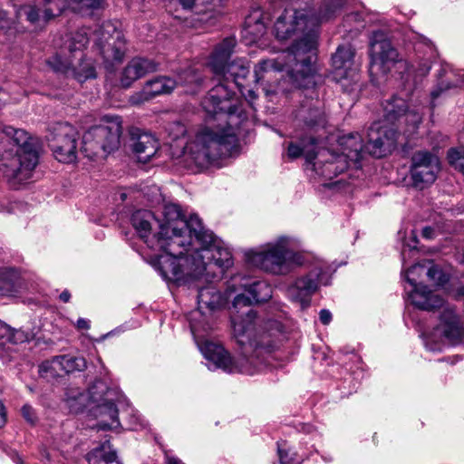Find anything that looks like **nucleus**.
Segmentation results:
<instances>
[{
    "label": "nucleus",
    "instance_id": "f257e3e1",
    "mask_svg": "<svg viewBox=\"0 0 464 464\" xmlns=\"http://www.w3.org/2000/svg\"><path fill=\"white\" fill-rule=\"evenodd\" d=\"M176 245L186 253L176 255V285L198 291L199 309L216 310L224 303L213 280L234 264L230 250L206 228L199 217L176 203Z\"/></svg>",
    "mask_w": 464,
    "mask_h": 464
},
{
    "label": "nucleus",
    "instance_id": "f03ea898",
    "mask_svg": "<svg viewBox=\"0 0 464 464\" xmlns=\"http://www.w3.org/2000/svg\"><path fill=\"white\" fill-rule=\"evenodd\" d=\"M346 0H324L318 13L314 8L285 9L274 24L279 41L293 39L292 45L275 59L260 61L255 67V82L269 71H286L289 82L295 88H307L314 83L318 26L341 12Z\"/></svg>",
    "mask_w": 464,
    "mask_h": 464
},
{
    "label": "nucleus",
    "instance_id": "7ed1b4c3",
    "mask_svg": "<svg viewBox=\"0 0 464 464\" xmlns=\"http://www.w3.org/2000/svg\"><path fill=\"white\" fill-rule=\"evenodd\" d=\"M230 91L224 85L211 88L202 101V106L209 115H220L227 121L226 127H205L196 135L195 140L187 143L176 167L183 165L189 169L192 164L198 167L218 165L222 159L231 157L239 149L238 134L236 129L247 121V114L239 110L237 102L231 100Z\"/></svg>",
    "mask_w": 464,
    "mask_h": 464
},
{
    "label": "nucleus",
    "instance_id": "20e7f679",
    "mask_svg": "<svg viewBox=\"0 0 464 464\" xmlns=\"http://www.w3.org/2000/svg\"><path fill=\"white\" fill-rule=\"evenodd\" d=\"M231 322L234 336L243 349V353L237 358H232L223 346L206 341L200 344L202 354L215 368L228 373L253 375L262 371L266 362L263 353H271L276 345L267 333L257 331L256 312L248 309L245 317L232 315Z\"/></svg>",
    "mask_w": 464,
    "mask_h": 464
},
{
    "label": "nucleus",
    "instance_id": "39448f33",
    "mask_svg": "<svg viewBox=\"0 0 464 464\" xmlns=\"http://www.w3.org/2000/svg\"><path fill=\"white\" fill-rule=\"evenodd\" d=\"M130 222L139 237L149 247L164 252L159 256L154 266L172 293L174 255L171 252V246L174 238V206H166L160 218H156L149 210H137L131 215Z\"/></svg>",
    "mask_w": 464,
    "mask_h": 464
},
{
    "label": "nucleus",
    "instance_id": "423d86ee",
    "mask_svg": "<svg viewBox=\"0 0 464 464\" xmlns=\"http://www.w3.org/2000/svg\"><path fill=\"white\" fill-rule=\"evenodd\" d=\"M5 132L12 136V147L0 156V173L9 186L18 189L32 178L39 155L35 141L24 130L7 127Z\"/></svg>",
    "mask_w": 464,
    "mask_h": 464
},
{
    "label": "nucleus",
    "instance_id": "0eeeda50",
    "mask_svg": "<svg viewBox=\"0 0 464 464\" xmlns=\"http://www.w3.org/2000/svg\"><path fill=\"white\" fill-rule=\"evenodd\" d=\"M397 131L392 128L374 122L367 132V142L363 145L359 133L343 135L338 140L342 151L347 160L356 168L360 166L363 150L375 158H382L396 145Z\"/></svg>",
    "mask_w": 464,
    "mask_h": 464
},
{
    "label": "nucleus",
    "instance_id": "6e6552de",
    "mask_svg": "<svg viewBox=\"0 0 464 464\" xmlns=\"http://www.w3.org/2000/svg\"><path fill=\"white\" fill-rule=\"evenodd\" d=\"M237 44L235 37L229 36L219 43L211 53L208 61V66L219 82L216 85H224L231 92L234 102H237L239 110L242 109V102L232 90L231 85L237 88L243 87V81L246 80L250 72V67L247 61L237 59L231 63H227L234 48Z\"/></svg>",
    "mask_w": 464,
    "mask_h": 464
},
{
    "label": "nucleus",
    "instance_id": "1a4fd4ad",
    "mask_svg": "<svg viewBox=\"0 0 464 464\" xmlns=\"http://www.w3.org/2000/svg\"><path fill=\"white\" fill-rule=\"evenodd\" d=\"M291 239L279 237L275 243H269L263 250H248L245 254L246 261L250 266L266 272L282 275L289 271V263L303 264V256L290 249Z\"/></svg>",
    "mask_w": 464,
    "mask_h": 464
},
{
    "label": "nucleus",
    "instance_id": "9d476101",
    "mask_svg": "<svg viewBox=\"0 0 464 464\" xmlns=\"http://www.w3.org/2000/svg\"><path fill=\"white\" fill-rule=\"evenodd\" d=\"M413 274H426L429 280L437 285H444L449 281V276L441 268L430 261H425L422 264H416L407 271L406 280L411 286L408 292V297L411 303L417 308L425 311H432L443 306L444 300L426 285L417 284L414 278L410 276Z\"/></svg>",
    "mask_w": 464,
    "mask_h": 464
},
{
    "label": "nucleus",
    "instance_id": "9b49d317",
    "mask_svg": "<svg viewBox=\"0 0 464 464\" xmlns=\"http://www.w3.org/2000/svg\"><path fill=\"white\" fill-rule=\"evenodd\" d=\"M121 131L118 117L107 125L92 127L82 137L81 151L89 159L97 157L101 152L110 153L118 149Z\"/></svg>",
    "mask_w": 464,
    "mask_h": 464
},
{
    "label": "nucleus",
    "instance_id": "f8f14e48",
    "mask_svg": "<svg viewBox=\"0 0 464 464\" xmlns=\"http://www.w3.org/2000/svg\"><path fill=\"white\" fill-rule=\"evenodd\" d=\"M334 271L324 263L318 264L307 275L295 281L287 290L288 296L292 301L300 304L302 309L309 307L312 295L316 292L320 284H330Z\"/></svg>",
    "mask_w": 464,
    "mask_h": 464
},
{
    "label": "nucleus",
    "instance_id": "ddd939ff",
    "mask_svg": "<svg viewBox=\"0 0 464 464\" xmlns=\"http://www.w3.org/2000/svg\"><path fill=\"white\" fill-rule=\"evenodd\" d=\"M112 393L100 379L90 387L91 401L95 403L91 412L99 420L97 427L100 430H111L120 426L118 409L113 402Z\"/></svg>",
    "mask_w": 464,
    "mask_h": 464
},
{
    "label": "nucleus",
    "instance_id": "4468645a",
    "mask_svg": "<svg viewBox=\"0 0 464 464\" xmlns=\"http://www.w3.org/2000/svg\"><path fill=\"white\" fill-rule=\"evenodd\" d=\"M370 72L371 74L386 75L396 64L406 66V61L400 58L397 49L392 45L384 33L378 31L372 34L370 44Z\"/></svg>",
    "mask_w": 464,
    "mask_h": 464
},
{
    "label": "nucleus",
    "instance_id": "2eb2a0df",
    "mask_svg": "<svg viewBox=\"0 0 464 464\" xmlns=\"http://www.w3.org/2000/svg\"><path fill=\"white\" fill-rule=\"evenodd\" d=\"M354 56L355 52L351 44L339 45L332 55L333 79L340 84L344 92H353L360 80Z\"/></svg>",
    "mask_w": 464,
    "mask_h": 464
},
{
    "label": "nucleus",
    "instance_id": "dca6fc26",
    "mask_svg": "<svg viewBox=\"0 0 464 464\" xmlns=\"http://www.w3.org/2000/svg\"><path fill=\"white\" fill-rule=\"evenodd\" d=\"M48 145L55 159L63 163L74 162L77 158L79 133L67 122L54 124L46 136Z\"/></svg>",
    "mask_w": 464,
    "mask_h": 464
},
{
    "label": "nucleus",
    "instance_id": "f3484780",
    "mask_svg": "<svg viewBox=\"0 0 464 464\" xmlns=\"http://www.w3.org/2000/svg\"><path fill=\"white\" fill-rule=\"evenodd\" d=\"M95 45L103 60L108 63L121 62L127 47L124 34L111 22H104L95 32Z\"/></svg>",
    "mask_w": 464,
    "mask_h": 464
},
{
    "label": "nucleus",
    "instance_id": "a211bd4d",
    "mask_svg": "<svg viewBox=\"0 0 464 464\" xmlns=\"http://www.w3.org/2000/svg\"><path fill=\"white\" fill-rule=\"evenodd\" d=\"M296 129L309 133H316L327 125L324 107L318 98H305L295 112Z\"/></svg>",
    "mask_w": 464,
    "mask_h": 464
},
{
    "label": "nucleus",
    "instance_id": "6ab92c4d",
    "mask_svg": "<svg viewBox=\"0 0 464 464\" xmlns=\"http://www.w3.org/2000/svg\"><path fill=\"white\" fill-rule=\"evenodd\" d=\"M305 160L313 164L315 173L326 180L334 179L351 165L345 156L328 150H320L318 152L308 151Z\"/></svg>",
    "mask_w": 464,
    "mask_h": 464
},
{
    "label": "nucleus",
    "instance_id": "aec40b11",
    "mask_svg": "<svg viewBox=\"0 0 464 464\" xmlns=\"http://www.w3.org/2000/svg\"><path fill=\"white\" fill-rule=\"evenodd\" d=\"M438 158L429 151L420 150L411 157V178L416 188L423 189L436 179Z\"/></svg>",
    "mask_w": 464,
    "mask_h": 464
},
{
    "label": "nucleus",
    "instance_id": "412c9836",
    "mask_svg": "<svg viewBox=\"0 0 464 464\" xmlns=\"http://www.w3.org/2000/svg\"><path fill=\"white\" fill-rule=\"evenodd\" d=\"M240 290L247 292L255 304L266 302L272 297V288L266 282L238 274L227 282V291L230 295Z\"/></svg>",
    "mask_w": 464,
    "mask_h": 464
},
{
    "label": "nucleus",
    "instance_id": "4be33fe9",
    "mask_svg": "<svg viewBox=\"0 0 464 464\" xmlns=\"http://www.w3.org/2000/svg\"><path fill=\"white\" fill-rule=\"evenodd\" d=\"M438 330L451 344H458L462 342L464 338V325L453 306L446 305L443 307L440 314Z\"/></svg>",
    "mask_w": 464,
    "mask_h": 464
},
{
    "label": "nucleus",
    "instance_id": "5701e85b",
    "mask_svg": "<svg viewBox=\"0 0 464 464\" xmlns=\"http://www.w3.org/2000/svg\"><path fill=\"white\" fill-rule=\"evenodd\" d=\"M72 57L74 60L69 59L65 62H62L60 57H55V62L59 64L53 67L54 70L72 76L80 82L96 78V71L91 61L79 59V56Z\"/></svg>",
    "mask_w": 464,
    "mask_h": 464
},
{
    "label": "nucleus",
    "instance_id": "b1692460",
    "mask_svg": "<svg viewBox=\"0 0 464 464\" xmlns=\"http://www.w3.org/2000/svg\"><path fill=\"white\" fill-rule=\"evenodd\" d=\"M384 118L387 121L393 123L401 118H405V122H411L414 128L421 121V117L415 111H409L408 105L404 99L392 96L382 104Z\"/></svg>",
    "mask_w": 464,
    "mask_h": 464
},
{
    "label": "nucleus",
    "instance_id": "393cba45",
    "mask_svg": "<svg viewBox=\"0 0 464 464\" xmlns=\"http://www.w3.org/2000/svg\"><path fill=\"white\" fill-rule=\"evenodd\" d=\"M174 89V80L160 76L148 81L142 90L131 96L133 104H141L158 95L168 94Z\"/></svg>",
    "mask_w": 464,
    "mask_h": 464
},
{
    "label": "nucleus",
    "instance_id": "a878e982",
    "mask_svg": "<svg viewBox=\"0 0 464 464\" xmlns=\"http://www.w3.org/2000/svg\"><path fill=\"white\" fill-rule=\"evenodd\" d=\"M464 82V74L452 68L450 64H443L438 72V82L430 92L431 105L435 101L445 94L449 90L459 87Z\"/></svg>",
    "mask_w": 464,
    "mask_h": 464
},
{
    "label": "nucleus",
    "instance_id": "bb28decb",
    "mask_svg": "<svg viewBox=\"0 0 464 464\" xmlns=\"http://www.w3.org/2000/svg\"><path fill=\"white\" fill-rule=\"evenodd\" d=\"M132 150L138 160L143 163L148 162L159 149L158 140L150 133L141 132L139 129L131 130Z\"/></svg>",
    "mask_w": 464,
    "mask_h": 464
},
{
    "label": "nucleus",
    "instance_id": "cd10ccee",
    "mask_svg": "<svg viewBox=\"0 0 464 464\" xmlns=\"http://www.w3.org/2000/svg\"><path fill=\"white\" fill-rule=\"evenodd\" d=\"M155 70L156 64L152 61L139 57L133 58L128 63L121 73V85L123 88H129L135 81Z\"/></svg>",
    "mask_w": 464,
    "mask_h": 464
},
{
    "label": "nucleus",
    "instance_id": "c85d7f7f",
    "mask_svg": "<svg viewBox=\"0 0 464 464\" xmlns=\"http://www.w3.org/2000/svg\"><path fill=\"white\" fill-rule=\"evenodd\" d=\"M33 335L23 329H14L0 320V348L6 343H24L30 341Z\"/></svg>",
    "mask_w": 464,
    "mask_h": 464
},
{
    "label": "nucleus",
    "instance_id": "c756f323",
    "mask_svg": "<svg viewBox=\"0 0 464 464\" xmlns=\"http://www.w3.org/2000/svg\"><path fill=\"white\" fill-rule=\"evenodd\" d=\"M86 459L89 464H121L116 451L111 449L108 441L89 452Z\"/></svg>",
    "mask_w": 464,
    "mask_h": 464
},
{
    "label": "nucleus",
    "instance_id": "7c9ffc66",
    "mask_svg": "<svg viewBox=\"0 0 464 464\" xmlns=\"http://www.w3.org/2000/svg\"><path fill=\"white\" fill-rule=\"evenodd\" d=\"M266 24L263 12L259 8L253 9L245 19V31L256 40L266 33Z\"/></svg>",
    "mask_w": 464,
    "mask_h": 464
},
{
    "label": "nucleus",
    "instance_id": "2f4dec72",
    "mask_svg": "<svg viewBox=\"0 0 464 464\" xmlns=\"http://www.w3.org/2000/svg\"><path fill=\"white\" fill-rule=\"evenodd\" d=\"M66 404L70 411L74 413L82 411L91 401L90 389L88 392H82L78 388H70L66 392Z\"/></svg>",
    "mask_w": 464,
    "mask_h": 464
},
{
    "label": "nucleus",
    "instance_id": "473e14b6",
    "mask_svg": "<svg viewBox=\"0 0 464 464\" xmlns=\"http://www.w3.org/2000/svg\"><path fill=\"white\" fill-rule=\"evenodd\" d=\"M19 275L14 268H0V295H12L17 291Z\"/></svg>",
    "mask_w": 464,
    "mask_h": 464
},
{
    "label": "nucleus",
    "instance_id": "72a5a7b5",
    "mask_svg": "<svg viewBox=\"0 0 464 464\" xmlns=\"http://www.w3.org/2000/svg\"><path fill=\"white\" fill-rule=\"evenodd\" d=\"M43 5V16L45 21L59 16L68 6L66 0H34Z\"/></svg>",
    "mask_w": 464,
    "mask_h": 464
},
{
    "label": "nucleus",
    "instance_id": "f704fd0d",
    "mask_svg": "<svg viewBox=\"0 0 464 464\" xmlns=\"http://www.w3.org/2000/svg\"><path fill=\"white\" fill-rule=\"evenodd\" d=\"M62 369L64 373L74 372H82L87 367V362L82 356H74L71 354L59 355Z\"/></svg>",
    "mask_w": 464,
    "mask_h": 464
},
{
    "label": "nucleus",
    "instance_id": "c9c22d12",
    "mask_svg": "<svg viewBox=\"0 0 464 464\" xmlns=\"http://www.w3.org/2000/svg\"><path fill=\"white\" fill-rule=\"evenodd\" d=\"M62 372H63L59 355L53 356L52 359L46 360L39 365L40 376L48 381L57 378Z\"/></svg>",
    "mask_w": 464,
    "mask_h": 464
},
{
    "label": "nucleus",
    "instance_id": "e433bc0d",
    "mask_svg": "<svg viewBox=\"0 0 464 464\" xmlns=\"http://www.w3.org/2000/svg\"><path fill=\"white\" fill-rule=\"evenodd\" d=\"M202 79L195 70L189 68L179 74V81L176 79V87L179 84H188L191 85V89L186 91V92L195 93L197 89L201 85Z\"/></svg>",
    "mask_w": 464,
    "mask_h": 464
},
{
    "label": "nucleus",
    "instance_id": "4c0bfd02",
    "mask_svg": "<svg viewBox=\"0 0 464 464\" xmlns=\"http://www.w3.org/2000/svg\"><path fill=\"white\" fill-rule=\"evenodd\" d=\"M104 0H75L71 4L72 9L82 15L91 14L102 7Z\"/></svg>",
    "mask_w": 464,
    "mask_h": 464
},
{
    "label": "nucleus",
    "instance_id": "58836bf2",
    "mask_svg": "<svg viewBox=\"0 0 464 464\" xmlns=\"http://www.w3.org/2000/svg\"><path fill=\"white\" fill-rule=\"evenodd\" d=\"M89 43V38L86 32H77L71 39L68 45L69 52L72 56H79L82 59L83 56V49Z\"/></svg>",
    "mask_w": 464,
    "mask_h": 464
},
{
    "label": "nucleus",
    "instance_id": "ea45409f",
    "mask_svg": "<svg viewBox=\"0 0 464 464\" xmlns=\"http://www.w3.org/2000/svg\"><path fill=\"white\" fill-rule=\"evenodd\" d=\"M41 9L35 5H24L19 6L15 10V16L17 19H21L25 16V19L31 24H35L40 19Z\"/></svg>",
    "mask_w": 464,
    "mask_h": 464
},
{
    "label": "nucleus",
    "instance_id": "a19ab883",
    "mask_svg": "<svg viewBox=\"0 0 464 464\" xmlns=\"http://www.w3.org/2000/svg\"><path fill=\"white\" fill-rule=\"evenodd\" d=\"M277 452L280 464H301L302 459L297 458L296 453L286 449V442H277Z\"/></svg>",
    "mask_w": 464,
    "mask_h": 464
},
{
    "label": "nucleus",
    "instance_id": "79ce46f5",
    "mask_svg": "<svg viewBox=\"0 0 464 464\" xmlns=\"http://www.w3.org/2000/svg\"><path fill=\"white\" fill-rule=\"evenodd\" d=\"M447 159L450 166L456 168L464 162V147L451 148L449 150Z\"/></svg>",
    "mask_w": 464,
    "mask_h": 464
},
{
    "label": "nucleus",
    "instance_id": "37998d69",
    "mask_svg": "<svg viewBox=\"0 0 464 464\" xmlns=\"http://www.w3.org/2000/svg\"><path fill=\"white\" fill-rule=\"evenodd\" d=\"M242 291L243 292L237 294L233 299L232 306L235 309L245 306L249 307L251 304H255L250 295H248L245 290Z\"/></svg>",
    "mask_w": 464,
    "mask_h": 464
},
{
    "label": "nucleus",
    "instance_id": "c03bdc74",
    "mask_svg": "<svg viewBox=\"0 0 464 464\" xmlns=\"http://www.w3.org/2000/svg\"><path fill=\"white\" fill-rule=\"evenodd\" d=\"M309 150H305L304 146H300L296 143L290 142L287 147V157L290 160H295L301 157L304 153H307Z\"/></svg>",
    "mask_w": 464,
    "mask_h": 464
},
{
    "label": "nucleus",
    "instance_id": "a18cd8bd",
    "mask_svg": "<svg viewBox=\"0 0 464 464\" xmlns=\"http://www.w3.org/2000/svg\"><path fill=\"white\" fill-rule=\"evenodd\" d=\"M23 417L30 423H34L36 420V415L32 406L25 404L22 407Z\"/></svg>",
    "mask_w": 464,
    "mask_h": 464
},
{
    "label": "nucleus",
    "instance_id": "49530a36",
    "mask_svg": "<svg viewBox=\"0 0 464 464\" xmlns=\"http://www.w3.org/2000/svg\"><path fill=\"white\" fill-rule=\"evenodd\" d=\"M242 96L252 105V102L257 98L256 92L253 89H246L245 84L242 88H237Z\"/></svg>",
    "mask_w": 464,
    "mask_h": 464
},
{
    "label": "nucleus",
    "instance_id": "de8ad7c7",
    "mask_svg": "<svg viewBox=\"0 0 464 464\" xmlns=\"http://www.w3.org/2000/svg\"><path fill=\"white\" fill-rule=\"evenodd\" d=\"M143 422H144V420L140 415H139L137 413H133L130 415L131 429L135 430V429H138V427H144Z\"/></svg>",
    "mask_w": 464,
    "mask_h": 464
},
{
    "label": "nucleus",
    "instance_id": "09e8293b",
    "mask_svg": "<svg viewBox=\"0 0 464 464\" xmlns=\"http://www.w3.org/2000/svg\"><path fill=\"white\" fill-rule=\"evenodd\" d=\"M319 319L323 324H324V325L329 324L330 322L332 321L331 312L327 309H322L319 313Z\"/></svg>",
    "mask_w": 464,
    "mask_h": 464
},
{
    "label": "nucleus",
    "instance_id": "8fccbe9b",
    "mask_svg": "<svg viewBox=\"0 0 464 464\" xmlns=\"http://www.w3.org/2000/svg\"><path fill=\"white\" fill-rule=\"evenodd\" d=\"M10 21L6 17V13L3 10H0V29L1 30H9L11 28Z\"/></svg>",
    "mask_w": 464,
    "mask_h": 464
},
{
    "label": "nucleus",
    "instance_id": "3c124183",
    "mask_svg": "<svg viewBox=\"0 0 464 464\" xmlns=\"http://www.w3.org/2000/svg\"><path fill=\"white\" fill-rule=\"evenodd\" d=\"M76 327L79 330H88L90 328V322L84 318H79L76 322Z\"/></svg>",
    "mask_w": 464,
    "mask_h": 464
},
{
    "label": "nucleus",
    "instance_id": "603ef678",
    "mask_svg": "<svg viewBox=\"0 0 464 464\" xmlns=\"http://www.w3.org/2000/svg\"><path fill=\"white\" fill-rule=\"evenodd\" d=\"M6 422V411L4 403L0 401V428Z\"/></svg>",
    "mask_w": 464,
    "mask_h": 464
},
{
    "label": "nucleus",
    "instance_id": "864d4df0",
    "mask_svg": "<svg viewBox=\"0 0 464 464\" xmlns=\"http://www.w3.org/2000/svg\"><path fill=\"white\" fill-rule=\"evenodd\" d=\"M421 235L425 238H428V239L432 238L433 235H434V229L430 227H423V229L421 231Z\"/></svg>",
    "mask_w": 464,
    "mask_h": 464
},
{
    "label": "nucleus",
    "instance_id": "5fc2aeb1",
    "mask_svg": "<svg viewBox=\"0 0 464 464\" xmlns=\"http://www.w3.org/2000/svg\"><path fill=\"white\" fill-rule=\"evenodd\" d=\"M59 298L62 302L68 303L71 299V293L68 290H63Z\"/></svg>",
    "mask_w": 464,
    "mask_h": 464
},
{
    "label": "nucleus",
    "instance_id": "6e6d98bb",
    "mask_svg": "<svg viewBox=\"0 0 464 464\" xmlns=\"http://www.w3.org/2000/svg\"><path fill=\"white\" fill-rule=\"evenodd\" d=\"M128 1H129V5H130V7H136L137 6V10H139L140 12H144L145 11L143 6L138 3L139 0H128Z\"/></svg>",
    "mask_w": 464,
    "mask_h": 464
},
{
    "label": "nucleus",
    "instance_id": "4d7b16f0",
    "mask_svg": "<svg viewBox=\"0 0 464 464\" xmlns=\"http://www.w3.org/2000/svg\"><path fill=\"white\" fill-rule=\"evenodd\" d=\"M175 128H176V134L177 133L184 134L186 131L185 127L183 125H181L180 123L176 122Z\"/></svg>",
    "mask_w": 464,
    "mask_h": 464
},
{
    "label": "nucleus",
    "instance_id": "13d9d810",
    "mask_svg": "<svg viewBox=\"0 0 464 464\" xmlns=\"http://www.w3.org/2000/svg\"><path fill=\"white\" fill-rule=\"evenodd\" d=\"M455 169L459 170L462 175L464 176V161L461 162L459 166L454 168Z\"/></svg>",
    "mask_w": 464,
    "mask_h": 464
},
{
    "label": "nucleus",
    "instance_id": "bf43d9fd",
    "mask_svg": "<svg viewBox=\"0 0 464 464\" xmlns=\"http://www.w3.org/2000/svg\"><path fill=\"white\" fill-rule=\"evenodd\" d=\"M309 143L313 146H314L317 143V139L315 137H309Z\"/></svg>",
    "mask_w": 464,
    "mask_h": 464
},
{
    "label": "nucleus",
    "instance_id": "052dcab7",
    "mask_svg": "<svg viewBox=\"0 0 464 464\" xmlns=\"http://www.w3.org/2000/svg\"><path fill=\"white\" fill-rule=\"evenodd\" d=\"M176 464H184V463H182L180 460L176 459Z\"/></svg>",
    "mask_w": 464,
    "mask_h": 464
},
{
    "label": "nucleus",
    "instance_id": "680f3d73",
    "mask_svg": "<svg viewBox=\"0 0 464 464\" xmlns=\"http://www.w3.org/2000/svg\"><path fill=\"white\" fill-rule=\"evenodd\" d=\"M125 198V194H121V199L123 200Z\"/></svg>",
    "mask_w": 464,
    "mask_h": 464
},
{
    "label": "nucleus",
    "instance_id": "e2e57ef3",
    "mask_svg": "<svg viewBox=\"0 0 464 464\" xmlns=\"http://www.w3.org/2000/svg\"><path fill=\"white\" fill-rule=\"evenodd\" d=\"M169 464H174V462L171 459H169Z\"/></svg>",
    "mask_w": 464,
    "mask_h": 464
},
{
    "label": "nucleus",
    "instance_id": "0e129e2a",
    "mask_svg": "<svg viewBox=\"0 0 464 464\" xmlns=\"http://www.w3.org/2000/svg\"><path fill=\"white\" fill-rule=\"evenodd\" d=\"M20 464H24L23 462H21Z\"/></svg>",
    "mask_w": 464,
    "mask_h": 464
}]
</instances>
